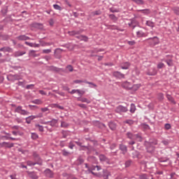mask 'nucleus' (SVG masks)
I'll use <instances>...</instances> for the list:
<instances>
[{
  "label": "nucleus",
  "mask_w": 179,
  "mask_h": 179,
  "mask_svg": "<svg viewBox=\"0 0 179 179\" xmlns=\"http://www.w3.org/2000/svg\"><path fill=\"white\" fill-rule=\"evenodd\" d=\"M139 179H149V176L146 173H142L138 176Z\"/></svg>",
  "instance_id": "obj_42"
},
{
  "label": "nucleus",
  "mask_w": 179,
  "mask_h": 179,
  "mask_svg": "<svg viewBox=\"0 0 179 179\" xmlns=\"http://www.w3.org/2000/svg\"><path fill=\"white\" fill-rule=\"evenodd\" d=\"M166 98L169 100V101H171V103H173V104H176V101H174V98H173V96H171V95L167 94Z\"/></svg>",
  "instance_id": "obj_37"
},
{
  "label": "nucleus",
  "mask_w": 179,
  "mask_h": 179,
  "mask_svg": "<svg viewBox=\"0 0 179 179\" xmlns=\"http://www.w3.org/2000/svg\"><path fill=\"white\" fill-rule=\"evenodd\" d=\"M62 155H63V156L66 157V156H69V155H71V152H69L66 151V150L64 149L62 150Z\"/></svg>",
  "instance_id": "obj_55"
},
{
  "label": "nucleus",
  "mask_w": 179,
  "mask_h": 179,
  "mask_svg": "<svg viewBox=\"0 0 179 179\" xmlns=\"http://www.w3.org/2000/svg\"><path fill=\"white\" fill-rule=\"evenodd\" d=\"M57 122H58L57 120L52 119L51 121H50L49 125H50V127H55Z\"/></svg>",
  "instance_id": "obj_34"
},
{
  "label": "nucleus",
  "mask_w": 179,
  "mask_h": 179,
  "mask_svg": "<svg viewBox=\"0 0 179 179\" xmlns=\"http://www.w3.org/2000/svg\"><path fill=\"white\" fill-rule=\"evenodd\" d=\"M99 157L100 162H101L102 163H106V164H111V160H110V159H108V157H107L106 155L101 154Z\"/></svg>",
  "instance_id": "obj_6"
},
{
  "label": "nucleus",
  "mask_w": 179,
  "mask_h": 179,
  "mask_svg": "<svg viewBox=\"0 0 179 179\" xmlns=\"http://www.w3.org/2000/svg\"><path fill=\"white\" fill-rule=\"evenodd\" d=\"M11 78L13 80H20L22 79V77L19 74L11 75Z\"/></svg>",
  "instance_id": "obj_31"
},
{
  "label": "nucleus",
  "mask_w": 179,
  "mask_h": 179,
  "mask_svg": "<svg viewBox=\"0 0 179 179\" xmlns=\"http://www.w3.org/2000/svg\"><path fill=\"white\" fill-rule=\"evenodd\" d=\"M55 107L56 108H59V110H64V106H59V104H57V103H55Z\"/></svg>",
  "instance_id": "obj_64"
},
{
  "label": "nucleus",
  "mask_w": 179,
  "mask_h": 179,
  "mask_svg": "<svg viewBox=\"0 0 179 179\" xmlns=\"http://www.w3.org/2000/svg\"><path fill=\"white\" fill-rule=\"evenodd\" d=\"M136 139L138 141V142H142L143 141L142 136L139 134H135V140Z\"/></svg>",
  "instance_id": "obj_32"
},
{
  "label": "nucleus",
  "mask_w": 179,
  "mask_h": 179,
  "mask_svg": "<svg viewBox=\"0 0 179 179\" xmlns=\"http://www.w3.org/2000/svg\"><path fill=\"white\" fill-rule=\"evenodd\" d=\"M34 104H43V101L40 99H35L31 101Z\"/></svg>",
  "instance_id": "obj_50"
},
{
  "label": "nucleus",
  "mask_w": 179,
  "mask_h": 179,
  "mask_svg": "<svg viewBox=\"0 0 179 179\" xmlns=\"http://www.w3.org/2000/svg\"><path fill=\"white\" fill-rule=\"evenodd\" d=\"M164 128H165V129H166V130L171 129V124H169V123H166V124H165V125H164Z\"/></svg>",
  "instance_id": "obj_61"
},
{
  "label": "nucleus",
  "mask_w": 179,
  "mask_h": 179,
  "mask_svg": "<svg viewBox=\"0 0 179 179\" xmlns=\"http://www.w3.org/2000/svg\"><path fill=\"white\" fill-rule=\"evenodd\" d=\"M27 166H36V164H37V163L36 162H33L31 161H27Z\"/></svg>",
  "instance_id": "obj_57"
},
{
  "label": "nucleus",
  "mask_w": 179,
  "mask_h": 179,
  "mask_svg": "<svg viewBox=\"0 0 179 179\" xmlns=\"http://www.w3.org/2000/svg\"><path fill=\"white\" fill-rule=\"evenodd\" d=\"M26 54L25 51H17L14 53V57H22V55H24Z\"/></svg>",
  "instance_id": "obj_26"
},
{
  "label": "nucleus",
  "mask_w": 179,
  "mask_h": 179,
  "mask_svg": "<svg viewBox=\"0 0 179 179\" xmlns=\"http://www.w3.org/2000/svg\"><path fill=\"white\" fill-rule=\"evenodd\" d=\"M81 33H83V29L69 31L70 36H76V34H81Z\"/></svg>",
  "instance_id": "obj_22"
},
{
  "label": "nucleus",
  "mask_w": 179,
  "mask_h": 179,
  "mask_svg": "<svg viewBox=\"0 0 179 179\" xmlns=\"http://www.w3.org/2000/svg\"><path fill=\"white\" fill-rule=\"evenodd\" d=\"M146 75L148 76H155L157 75V70L155 68H150L146 72Z\"/></svg>",
  "instance_id": "obj_8"
},
{
  "label": "nucleus",
  "mask_w": 179,
  "mask_h": 179,
  "mask_svg": "<svg viewBox=\"0 0 179 179\" xmlns=\"http://www.w3.org/2000/svg\"><path fill=\"white\" fill-rule=\"evenodd\" d=\"M74 142H75V143H76V145L78 146H80V148H85V149H89V148L87 146L83 145V143L80 141H79V140L76 141H74Z\"/></svg>",
  "instance_id": "obj_38"
},
{
  "label": "nucleus",
  "mask_w": 179,
  "mask_h": 179,
  "mask_svg": "<svg viewBox=\"0 0 179 179\" xmlns=\"http://www.w3.org/2000/svg\"><path fill=\"white\" fill-rule=\"evenodd\" d=\"M126 137L127 139H130V141H135V134L131 131H127L126 133Z\"/></svg>",
  "instance_id": "obj_13"
},
{
  "label": "nucleus",
  "mask_w": 179,
  "mask_h": 179,
  "mask_svg": "<svg viewBox=\"0 0 179 179\" xmlns=\"http://www.w3.org/2000/svg\"><path fill=\"white\" fill-rule=\"evenodd\" d=\"M157 68L158 69H162V68H164V64L162 62L159 63L157 66Z\"/></svg>",
  "instance_id": "obj_60"
},
{
  "label": "nucleus",
  "mask_w": 179,
  "mask_h": 179,
  "mask_svg": "<svg viewBox=\"0 0 179 179\" xmlns=\"http://www.w3.org/2000/svg\"><path fill=\"white\" fill-rule=\"evenodd\" d=\"M14 113H17L18 114H20V115H29V112L26 110H24L23 106H22L15 107Z\"/></svg>",
  "instance_id": "obj_3"
},
{
  "label": "nucleus",
  "mask_w": 179,
  "mask_h": 179,
  "mask_svg": "<svg viewBox=\"0 0 179 179\" xmlns=\"http://www.w3.org/2000/svg\"><path fill=\"white\" fill-rule=\"evenodd\" d=\"M146 26H148L149 27H155V22L148 20L145 22Z\"/></svg>",
  "instance_id": "obj_40"
},
{
  "label": "nucleus",
  "mask_w": 179,
  "mask_h": 179,
  "mask_svg": "<svg viewBox=\"0 0 179 179\" xmlns=\"http://www.w3.org/2000/svg\"><path fill=\"white\" fill-rule=\"evenodd\" d=\"M111 176V174L107 170H103V178L108 179V176Z\"/></svg>",
  "instance_id": "obj_39"
},
{
  "label": "nucleus",
  "mask_w": 179,
  "mask_h": 179,
  "mask_svg": "<svg viewBox=\"0 0 179 179\" xmlns=\"http://www.w3.org/2000/svg\"><path fill=\"white\" fill-rule=\"evenodd\" d=\"M41 117H43V114L41 113L39 114V115H31L27 117H26V122L27 124H31V121H33V120H35V118H41Z\"/></svg>",
  "instance_id": "obj_7"
},
{
  "label": "nucleus",
  "mask_w": 179,
  "mask_h": 179,
  "mask_svg": "<svg viewBox=\"0 0 179 179\" xmlns=\"http://www.w3.org/2000/svg\"><path fill=\"white\" fill-rule=\"evenodd\" d=\"M14 121L17 122V124H22L23 122V120L20 117H16Z\"/></svg>",
  "instance_id": "obj_54"
},
{
  "label": "nucleus",
  "mask_w": 179,
  "mask_h": 179,
  "mask_svg": "<svg viewBox=\"0 0 179 179\" xmlns=\"http://www.w3.org/2000/svg\"><path fill=\"white\" fill-rule=\"evenodd\" d=\"M36 50H30L29 53V57H34V58L36 57H40V54H36Z\"/></svg>",
  "instance_id": "obj_27"
},
{
  "label": "nucleus",
  "mask_w": 179,
  "mask_h": 179,
  "mask_svg": "<svg viewBox=\"0 0 179 179\" xmlns=\"http://www.w3.org/2000/svg\"><path fill=\"white\" fill-rule=\"evenodd\" d=\"M35 127L36 129H38L40 132H44V127L38 124H35Z\"/></svg>",
  "instance_id": "obj_30"
},
{
  "label": "nucleus",
  "mask_w": 179,
  "mask_h": 179,
  "mask_svg": "<svg viewBox=\"0 0 179 179\" xmlns=\"http://www.w3.org/2000/svg\"><path fill=\"white\" fill-rule=\"evenodd\" d=\"M11 68L12 69H14V71H19V69H21V71H23V69H22V66H12Z\"/></svg>",
  "instance_id": "obj_51"
},
{
  "label": "nucleus",
  "mask_w": 179,
  "mask_h": 179,
  "mask_svg": "<svg viewBox=\"0 0 179 179\" xmlns=\"http://www.w3.org/2000/svg\"><path fill=\"white\" fill-rule=\"evenodd\" d=\"M78 100L80 101H82V103H87V104L90 103V101H89V99H87V98H78Z\"/></svg>",
  "instance_id": "obj_47"
},
{
  "label": "nucleus",
  "mask_w": 179,
  "mask_h": 179,
  "mask_svg": "<svg viewBox=\"0 0 179 179\" xmlns=\"http://www.w3.org/2000/svg\"><path fill=\"white\" fill-rule=\"evenodd\" d=\"M66 69H68L69 72H73V66H72V65H68Z\"/></svg>",
  "instance_id": "obj_62"
},
{
  "label": "nucleus",
  "mask_w": 179,
  "mask_h": 179,
  "mask_svg": "<svg viewBox=\"0 0 179 179\" xmlns=\"http://www.w3.org/2000/svg\"><path fill=\"white\" fill-rule=\"evenodd\" d=\"M165 62H166L168 66H174V63L173 62V59H165Z\"/></svg>",
  "instance_id": "obj_29"
},
{
  "label": "nucleus",
  "mask_w": 179,
  "mask_h": 179,
  "mask_svg": "<svg viewBox=\"0 0 179 179\" xmlns=\"http://www.w3.org/2000/svg\"><path fill=\"white\" fill-rule=\"evenodd\" d=\"M83 163H85V159L81 156H80L75 162L76 166H80V164H83Z\"/></svg>",
  "instance_id": "obj_15"
},
{
  "label": "nucleus",
  "mask_w": 179,
  "mask_h": 179,
  "mask_svg": "<svg viewBox=\"0 0 179 179\" xmlns=\"http://www.w3.org/2000/svg\"><path fill=\"white\" fill-rule=\"evenodd\" d=\"M51 51V49H44L42 50V52L43 54H50Z\"/></svg>",
  "instance_id": "obj_59"
},
{
  "label": "nucleus",
  "mask_w": 179,
  "mask_h": 179,
  "mask_svg": "<svg viewBox=\"0 0 179 179\" xmlns=\"http://www.w3.org/2000/svg\"><path fill=\"white\" fill-rule=\"evenodd\" d=\"M110 12H111L112 13H118V12H120L119 9H117L114 7L110 8H109Z\"/></svg>",
  "instance_id": "obj_45"
},
{
  "label": "nucleus",
  "mask_w": 179,
  "mask_h": 179,
  "mask_svg": "<svg viewBox=\"0 0 179 179\" xmlns=\"http://www.w3.org/2000/svg\"><path fill=\"white\" fill-rule=\"evenodd\" d=\"M157 139L155 138H151L149 141H145L144 142V146L148 153H152L155 151V146L157 145Z\"/></svg>",
  "instance_id": "obj_1"
},
{
  "label": "nucleus",
  "mask_w": 179,
  "mask_h": 179,
  "mask_svg": "<svg viewBox=\"0 0 179 179\" xmlns=\"http://www.w3.org/2000/svg\"><path fill=\"white\" fill-rule=\"evenodd\" d=\"M127 111L128 108L123 106L122 105H120L115 108V113H117L118 114H121L122 113H127Z\"/></svg>",
  "instance_id": "obj_5"
},
{
  "label": "nucleus",
  "mask_w": 179,
  "mask_h": 179,
  "mask_svg": "<svg viewBox=\"0 0 179 179\" xmlns=\"http://www.w3.org/2000/svg\"><path fill=\"white\" fill-rule=\"evenodd\" d=\"M131 164H132V160L128 159L125 162L124 165L126 168L130 167Z\"/></svg>",
  "instance_id": "obj_46"
},
{
  "label": "nucleus",
  "mask_w": 179,
  "mask_h": 179,
  "mask_svg": "<svg viewBox=\"0 0 179 179\" xmlns=\"http://www.w3.org/2000/svg\"><path fill=\"white\" fill-rule=\"evenodd\" d=\"M136 36H137V37H145V34L142 31H138L136 32Z\"/></svg>",
  "instance_id": "obj_48"
},
{
  "label": "nucleus",
  "mask_w": 179,
  "mask_h": 179,
  "mask_svg": "<svg viewBox=\"0 0 179 179\" xmlns=\"http://www.w3.org/2000/svg\"><path fill=\"white\" fill-rule=\"evenodd\" d=\"M162 143H163V145H164V146H169V145H170V141H169V140H162Z\"/></svg>",
  "instance_id": "obj_52"
},
{
  "label": "nucleus",
  "mask_w": 179,
  "mask_h": 179,
  "mask_svg": "<svg viewBox=\"0 0 179 179\" xmlns=\"http://www.w3.org/2000/svg\"><path fill=\"white\" fill-rule=\"evenodd\" d=\"M109 17L112 20H118V18H117V16H115V15H114V14L109 15Z\"/></svg>",
  "instance_id": "obj_56"
},
{
  "label": "nucleus",
  "mask_w": 179,
  "mask_h": 179,
  "mask_svg": "<svg viewBox=\"0 0 179 179\" xmlns=\"http://www.w3.org/2000/svg\"><path fill=\"white\" fill-rule=\"evenodd\" d=\"M129 111L131 114H134L135 111H136V106L134 105V103H131Z\"/></svg>",
  "instance_id": "obj_28"
},
{
  "label": "nucleus",
  "mask_w": 179,
  "mask_h": 179,
  "mask_svg": "<svg viewBox=\"0 0 179 179\" xmlns=\"http://www.w3.org/2000/svg\"><path fill=\"white\" fill-rule=\"evenodd\" d=\"M76 37L78 38V40H80V41H85V43H87V41H89V37L85 35H80Z\"/></svg>",
  "instance_id": "obj_21"
},
{
  "label": "nucleus",
  "mask_w": 179,
  "mask_h": 179,
  "mask_svg": "<svg viewBox=\"0 0 179 179\" xmlns=\"http://www.w3.org/2000/svg\"><path fill=\"white\" fill-rule=\"evenodd\" d=\"M124 124H127L128 125L131 126V125H134V124H135V121H134L132 120H126L124 121Z\"/></svg>",
  "instance_id": "obj_36"
},
{
  "label": "nucleus",
  "mask_w": 179,
  "mask_h": 179,
  "mask_svg": "<svg viewBox=\"0 0 179 179\" xmlns=\"http://www.w3.org/2000/svg\"><path fill=\"white\" fill-rule=\"evenodd\" d=\"M129 66H131V63L128 62H125L124 63H122L120 65V68L122 69H129Z\"/></svg>",
  "instance_id": "obj_14"
},
{
  "label": "nucleus",
  "mask_w": 179,
  "mask_h": 179,
  "mask_svg": "<svg viewBox=\"0 0 179 179\" xmlns=\"http://www.w3.org/2000/svg\"><path fill=\"white\" fill-rule=\"evenodd\" d=\"M31 138L34 141H36V139H38V134H37L36 133H31Z\"/></svg>",
  "instance_id": "obj_43"
},
{
  "label": "nucleus",
  "mask_w": 179,
  "mask_h": 179,
  "mask_svg": "<svg viewBox=\"0 0 179 179\" xmlns=\"http://www.w3.org/2000/svg\"><path fill=\"white\" fill-rule=\"evenodd\" d=\"M145 41L147 43H148V44H150V45H151V47H155V45H157V44H159V43H160L159 41V38L157 36L149 38L146 39Z\"/></svg>",
  "instance_id": "obj_2"
},
{
  "label": "nucleus",
  "mask_w": 179,
  "mask_h": 179,
  "mask_svg": "<svg viewBox=\"0 0 179 179\" xmlns=\"http://www.w3.org/2000/svg\"><path fill=\"white\" fill-rule=\"evenodd\" d=\"M16 39L19 40V41H26L27 40H30V37L26 35H20L16 38Z\"/></svg>",
  "instance_id": "obj_12"
},
{
  "label": "nucleus",
  "mask_w": 179,
  "mask_h": 179,
  "mask_svg": "<svg viewBox=\"0 0 179 179\" xmlns=\"http://www.w3.org/2000/svg\"><path fill=\"white\" fill-rule=\"evenodd\" d=\"M139 87H141V84H135L134 85H131V90H134V92H136V90H138Z\"/></svg>",
  "instance_id": "obj_35"
},
{
  "label": "nucleus",
  "mask_w": 179,
  "mask_h": 179,
  "mask_svg": "<svg viewBox=\"0 0 179 179\" xmlns=\"http://www.w3.org/2000/svg\"><path fill=\"white\" fill-rule=\"evenodd\" d=\"M28 176L30 177V178L38 179V176L36 172H29Z\"/></svg>",
  "instance_id": "obj_24"
},
{
  "label": "nucleus",
  "mask_w": 179,
  "mask_h": 179,
  "mask_svg": "<svg viewBox=\"0 0 179 179\" xmlns=\"http://www.w3.org/2000/svg\"><path fill=\"white\" fill-rule=\"evenodd\" d=\"M131 155L133 159H141V154L138 151H134Z\"/></svg>",
  "instance_id": "obj_25"
},
{
  "label": "nucleus",
  "mask_w": 179,
  "mask_h": 179,
  "mask_svg": "<svg viewBox=\"0 0 179 179\" xmlns=\"http://www.w3.org/2000/svg\"><path fill=\"white\" fill-rule=\"evenodd\" d=\"M5 148H8V149H10V148H13L15 146V144L13 143L5 142Z\"/></svg>",
  "instance_id": "obj_41"
},
{
  "label": "nucleus",
  "mask_w": 179,
  "mask_h": 179,
  "mask_svg": "<svg viewBox=\"0 0 179 179\" xmlns=\"http://www.w3.org/2000/svg\"><path fill=\"white\" fill-rule=\"evenodd\" d=\"M138 12H140V13H143L144 15L150 14V9L139 10Z\"/></svg>",
  "instance_id": "obj_33"
},
{
  "label": "nucleus",
  "mask_w": 179,
  "mask_h": 179,
  "mask_svg": "<svg viewBox=\"0 0 179 179\" xmlns=\"http://www.w3.org/2000/svg\"><path fill=\"white\" fill-rule=\"evenodd\" d=\"M33 157H34V159L35 160V163H36V164H38L39 166H41L43 164V159H41V158L40 157V155H38L37 152H34Z\"/></svg>",
  "instance_id": "obj_4"
},
{
  "label": "nucleus",
  "mask_w": 179,
  "mask_h": 179,
  "mask_svg": "<svg viewBox=\"0 0 179 179\" xmlns=\"http://www.w3.org/2000/svg\"><path fill=\"white\" fill-rule=\"evenodd\" d=\"M45 174L46 177H48L49 178H52V177H54V173L51 171L50 169H48L45 171Z\"/></svg>",
  "instance_id": "obj_17"
},
{
  "label": "nucleus",
  "mask_w": 179,
  "mask_h": 179,
  "mask_svg": "<svg viewBox=\"0 0 179 179\" xmlns=\"http://www.w3.org/2000/svg\"><path fill=\"white\" fill-rule=\"evenodd\" d=\"M53 8L54 9H56V10H62V8L58 4H54Z\"/></svg>",
  "instance_id": "obj_53"
},
{
  "label": "nucleus",
  "mask_w": 179,
  "mask_h": 179,
  "mask_svg": "<svg viewBox=\"0 0 179 179\" xmlns=\"http://www.w3.org/2000/svg\"><path fill=\"white\" fill-rule=\"evenodd\" d=\"M113 75L115 78H117V79H124V78H125V75L120 71H114L113 73Z\"/></svg>",
  "instance_id": "obj_9"
},
{
  "label": "nucleus",
  "mask_w": 179,
  "mask_h": 179,
  "mask_svg": "<svg viewBox=\"0 0 179 179\" xmlns=\"http://www.w3.org/2000/svg\"><path fill=\"white\" fill-rule=\"evenodd\" d=\"M108 127L111 131H115L117 129V124H115L114 122H109Z\"/></svg>",
  "instance_id": "obj_18"
},
{
  "label": "nucleus",
  "mask_w": 179,
  "mask_h": 179,
  "mask_svg": "<svg viewBox=\"0 0 179 179\" xmlns=\"http://www.w3.org/2000/svg\"><path fill=\"white\" fill-rule=\"evenodd\" d=\"M69 127V124H68L64 121L61 122V127L62 128H68Z\"/></svg>",
  "instance_id": "obj_49"
},
{
  "label": "nucleus",
  "mask_w": 179,
  "mask_h": 179,
  "mask_svg": "<svg viewBox=\"0 0 179 179\" xmlns=\"http://www.w3.org/2000/svg\"><path fill=\"white\" fill-rule=\"evenodd\" d=\"M119 149L121 150L123 155H126V153L128 152V147L124 144H120Z\"/></svg>",
  "instance_id": "obj_10"
},
{
  "label": "nucleus",
  "mask_w": 179,
  "mask_h": 179,
  "mask_svg": "<svg viewBox=\"0 0 179 179\" xmlns=\"http://www.w3.org/2000/svg\"><path fill=\"white\" fill-rule=\"evenodd\" d=\"M32 27H34L35 29H38L39 30H43L44 29V26L41 23L38 22H34L31 24Z\"/></svg>",
  "instance_id": "obj_11"
},
{
  "label": "nucleus",
  "mask_w": 179,
  "mask_h": 179,
  "mask_svg": "<svg viewBox=\"0 0 179 179\" xmlns=\"http://www.w3.org/2000/svg\"><path fill=\"white\" fill-rule=\"evenodd\" d=\"M48 71H50L51 72H59L61 69L55 66H48Z\"/></svg>",
  "instance_id": "obj_19"
},
{
  "label": "nucleus",
  "mask_w": 179,
  "mask_h": 179,
  "mask_svg": "<svg viewBox=\"0 0 179 179\" xmlns=\"http://www.w3.org/2000/svg\"><path fill=\"white\" fill-rule=\"evenodd\" d=\"M173 10L176 15H178L179 16V8L176 7L173 9Z\"/></svg>",
  "instance_id": "obj_63"
},
{
  "label": "nucleus",
  "mask_w": 179,
  "mask_h": 179,
  "mask_svg": "<svg viewBox=\"0 0 179 179\" xmlns=\"http://www.w3.org/2000/svg\"><path fill=\"white\" fill-rule=\"evenodd\" d=\"M133 2H135V3H137V5H144L145 1L143 0H131Z\"/></svg>",
  "instance_id": "obj_44"
},
{
  "label": "nucleus",
  "mask_w": 179,
  "mask_h": 179,
  "mask_svg": "<svg viewBox=\"0 0 179 179\" xmlns=\"http://www.w3.org/2000/svg\"><path fill=\"white\" fill-rule=\"evenodd\" d=\"M164 95L163 94V93H159L158 94V100H164Z\"/></svg>",
  "instance_id": "obj_58"
},
{
  "label": "nucleus",
  "mask_w": 179,
  "mask_h": 179,
  "mask_svg": "<svg viewBox=\"0 0 179 179\" xmlns=\"http://www.w3.org/2000/svg\"><path fill=\"white\" fill-rule=\"evenodd\" d=\"M122 87H124V89H127L128 90H131L132 89V84H131V83L124 82L122 84Z\"/></svg>",
  "instance_id": "obj_16"
},
{
  "label": "nucleus",
  "mask_w": 179,
  "mask_h": 179,
  "mask_svg": "<svg viewBox=\"0 0 179 179\" xmlns=\"http://www.w3.org/2000/svg\"><path fill=\"white\" fill-rule=\"evenodd\" d=\"M62 138H64L65 139V138H68V136H71V131H69L68 130H62Z\"/></svg>",
  "instance_id": "obj_20"
},
{
  "label": "nucleus",
  "mask_w": 179,
  "mask_h": 179,
  "mask_svg": "<svg viewBox=\"0 0 179 179\" xmlns=\"http://www.w3.org/2000/svg\"><path fill=\"white\" fill-rule=\"evenodd\" d=\"M0 51L3 52H12V48L10 47H3L0 48Z\"/></svg>",
  "instance_id": "obj_23"
}]
</instances>
